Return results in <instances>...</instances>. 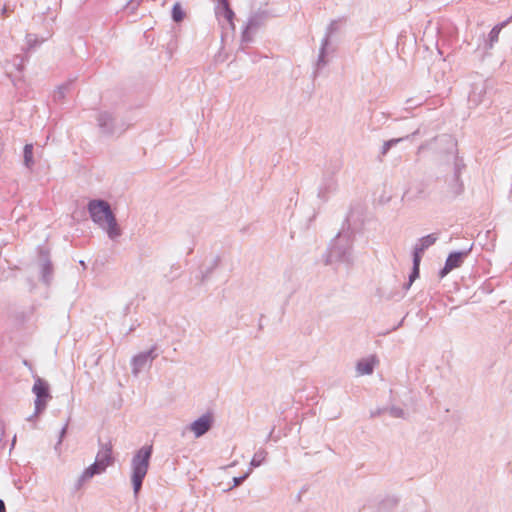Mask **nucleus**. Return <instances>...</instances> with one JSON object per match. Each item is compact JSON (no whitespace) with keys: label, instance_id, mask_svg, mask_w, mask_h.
Here are the masks:
<instances>
[{"label":"nucleus","instance_id":"13","mask_svg":"<svg viewBox=\"0 0 512 512\" xmlns=\"http://www.w3.org/2000/svg\"><path fill=\"white\" fill-rule=\"evenodd\" d=\"M215 15L217 18L223 17L229 25L234 29V11L230 7L229 0H217V5L215 6Z\"/></svg>","mask_w":512,"mask_h":512},{"label":"nucleus","instance_id":"16","mask_svg":"<svg viewBox=\"0 0 512 512\" xmlns=\"http://www.w3.org/2000/svg\"><path fill=\"white\" fill-rule=\"evenodd\" d=\"M329 44L327 43V39H322L320 49H319V55L315 64V69L313 72L314 77H317L320 73V71L327 65L328 61L326 59L327 55V48Z\"/></svg>","mask_w":512,"mask_h":512},{"label":"nucleus","instance_id":"17","mask_svg":"<svg viewBox=\"0 0 512 512\" xmlns=\"http://www.w3.org/2000/svg\"><path fill=\"white\" fill-rule=\"evenodd\" d=\"M421 134V131L420 129L418 128L417 130H415L413 133L409 134V135H406L404 137H400V138H393V139H390L388 141H385L383 143V146H382V149H381V154L382 155H386L388 153V151L396 146L398 143L400 142H403L405 140H410L412 139L413 137H415L416 135H420Z\"/></svg>","mask_w":512,"mask_h":512},{"label":"nucleus","instance_id":"34","mask_svg":"<svg viewBox=\"0 0 512 512\" xmlns=\"http://www.w3.org/2000/svg\"><path fill=\"white\" fill-rule=\"evenodd\" d=\"M252 29H247V26H245L243 32H242V42H250L252 40L251 32Z\"/></svg>","mask_w":512,"mask_h":512},{"label":"nucleus","instance_id":"22","mask_svg":"<svg viewBox=\"0 0 512 512\" xmlns=\"http://www.w3.org/2000/svg\"><path fill=\"white\" fill-rule=\"evenodd\" d=\"M219 263H220V257L216 256L211 260V262L209 263V265L207 267H205L203 270H201V278H200L201 283H204L209 279L210 275L218 267Z\"/></svg>","mask_w":512,"mask_h":512},{"label":"nucleus","instance_id":"36","mask_svg":"<svg viewBox=\"0 0 512 512\" xmlns=\"http://www.w3.org/2000/svg\"><path fill=\"white\" fill-rule=\"evenodd\" d=\"M448 274V258L444 262V266L439 271V277L442 279Z\"/></svg>","mask_w":512,"mask_h":512},{"label":"nucleus","instance_id":"44","mask_svg":"<svg viewBox=\"0 0 512 512\" xmlns=\"http://www.w3.org/2000/svg\"><path fill=\"white\" fill-rule=\"evenodd\" d=\"M403 321H404V319H402V320L398 323V325H397V326L393 327V329H392V330H396V329H398V328L402 325Z\"/></svg>","mask_w":512,"mask_h":512},{"label":"nucleus","instance_id":"5","mask_svg":"<svg viewBox=\"0 0 512 512\" xmlns=\"http://www.w3.org/2000/svg\"><path fill=\"white\" fill-rule=\"evenodd\" d=\"M157 345H153L149 350L140 352L132 357V374L136 377L146 367H150L153 361L159 356Z\"/></svg>","mask_w":512,"mask_h":512},{"label":"nucleus","instance_id":"37","mask_svg":"<svg viewBox=\"0 0 512 512\" xmlns=\"http://www.w3.org/2000/svg\"><path fill=\"white\" fill-rule=\"evenodd\" d=\"M67 428H68V423H66V424L61 428L60 433H59V440H58L57 445H60V444L62 443V440H63L64 436L66 435Z\"/></svg>","mask_w":512,"mask_h":512},{"label":"nucleus","instance_id":"9","mask_svg":"<svg viewBox=\"0 0 512 512\" xmlns=\"http://www.w3.org/2000/svg\"><path fill=\"white\" fill-rule=\"evenodd\" d=\"M440 233L434 232L417 240L412 250V257L422 260L426 250L433 246L439 239Z\"/></svg>","mask_w":512,"mask_h":512},{"label":"nucleus","instance_id":"38","mask_svg":"<svg viewBox=\"0 0 512 512\" xmlns=\"http://www.w3.org/2000/svg\"><path fill=\"white\" fill-rule=\"evenodd\" d=\"M83 472L85 473V476L90 478V479L93 478L95 475H97L96 472L93 471L90 466L85 468Z\"/></svg>","mask_w":512,"mask_h":512},{"label":"nucleus","instance_id":"24","mask_svg":"<svg viewBox=\"0 0 512 512\" xmlns=\"http://www.w3.org/2000/svg\"><path fill=\"white\" fill-rule=\"evenodd\" d=\"M23 159H24V165L26 168L31 169L34 166V159H33V145L32 144H26L23 149Z\"/></svg>","mask_w":512,"mask_h":512},{"label":"nucleus","instance_id":"42","mask_svg":"<svg viewBox=\"0 0 512 512\" xmlns=\"http://www.w3.org/2000/svg\"><path fill=\"white\" fill-rule=\"evenodd\" d=\"M7 13H8V8H7V6H4V7L2 8V10H1V14H2V15H7Z\"/></svg>","mask_w":512,"mask_h":512},{"label":"nucleus","instance_id":"8","mask_svg":"<svg viewBox=\"0 0 512 512\" xmlns=\"http://www.w3.org/2000/svg\"><path fill=\"white\" fill-rule=\"evenodd\" d=\"M340 165L336 164L332 174L325 173L318 190V197L322 200H327L331 193H334L338 188L337 180L334 174L339 170Z\"/></svg>","mask_w":512,"mask_h":512},{"label":"nucleus","instance_id":"7","mask_svg":"<svg viewBox=\"0 0 512 512\" xmlns=\"http://www.w3.org/2000/svg\"><path fill=\"white\" fill-rule=\"evenodd\" d=\"M465 168L463 159L456 155L453 163V179L450 181V196L457 197L463 193L464 184L461 175Z\"/></svg>","mask_w":512,"mask_h":512},{"label":"nucleus","instance_id":"18","mask_svg":"<svg viewBox=\"0 0 512 512\" xmlns=\"http://www.w3.org/2000/svg\"><path fill=\"white\" fill-rule=\"evenodd\" d=\"M424 194V185L422 183H416L410 186L403 194L402 199L406 201H415L421 198Z\"/></svg>","mask_w":512,"mask_h":512},{"label":"nucleus","instance_id":"47","mask_svg":"<svg viewBox=\"0 0 512 512\" xmlns=\"http://www.w3.org/2000/svg\"><path fill=\"white\" fill-rule=\"evenodd\" d=\"M31 37H32V35H31V34H28V42H29V43L31 42V39H30Z\"/></svg>","mask_w":512,"mask_h":512},{"label":"nucleus","instance_id":"31","mask_svg":"<svg viewBox=\"0 0 512 512\" xmlns=\"http://www.w3.org/2000/svg\"><path fill=\"white\" fill-rule=\"evenodd\" d=\"M389 414L394 418H404L405 412L402 408L392 406L388 409Z\"/></svg>","mask_w":512,"mask_h":512},{"label":"nucleus","instance_id":"14","mask_svg":"<svg viewBox=\"0 0 512 512\" xmlns=\"http://www.w3.org/2000/svg\"><path fill=\"white\" fill-rule=\"evenodd\" d=\"M95 461L105 468L113 463L112 444L110 442L105 444L100 443V449L98 450Z\"/></svg>","mask_w":512,"mask_h":512},{"label":"nucleus","instance_id":"41","mask_svg":"<svg viewBox=\"0 0 512 512\" xmlns=\"http://www.w3.org/2000/svg\"><path fill=\"white\" fill-rule=\"evenodd\" d=\"M0 512H6V506L2 499H0Z\"/></svg>","mask_w":512,"mask_h":512},{"label":"nucleus","instance_id":"21","mask_svg":"<svg viewBox=\"0 0 512 512\" xmlns=\"http://www.w3.org/2000/svg\"><path fill=\"white\" fill-rule=\"evenodd\" d=\"M357 372L360 375H370L374 371V361L370 359H364L357 362Z\"/></svg>","mask_w":512,"mask_h":512},{"label":"nucleus","instance_id":"43","mask_svg":"<svg viewBox=\"0 0 512 512\" xmlns=\"http://www.w3.org/2000/svg\"><path fill=\"white\" fill-rule=\"evenodd\" d=\"M142 0H130V3L131 4H135L136 6H138L140 3H141Z\"/></svg>","mask_w":512,"mask_h":512},{"label":"nucleus","instance_id":"6","mask_svg":"<svg viewBox=\"0 0 512 512\" xmlns=\"http://www.w3.org/2000/svg\"><path fill=\"white\" fill-rule=\"evenodd\" d=\"M32 391L36 396L34 402L35 414H38L46 408L47 401L51 398L49 385L45 380L37 378L33 385Z\"/></svg>","mask_w":512,"mask_h":512},{"label":"nucleus","instance_id":"4","mask_svg":"<svg viewBox=\"0 0 512 512\" xmlns=\"http://www.w3.org/2000/svg\"><path fill=\"white\" fill-rule=\"evenodd\" d=\"M98 127L104 135H121L129 127L123 119H118L113 113L102 111L97 116Z\"/></svg>","mask_w":512,"mask_h":512},{"label":"nucleus","instance_id":"15","mask_svg":"<svg viewBox=\"0 0 512 512\" xmlns=\"http://www.w3.org/2000/svg\"><path fill=\"white\" fill-rule=\"evenodd\" d=\"M440 144L441 147L439 150L441 152L447 151V145H448V138L445 134L437 135L436 137L432 138L429 141H426L425 143L421 144L419 146V150L429 149V150H438L437 144Z\"/></svg>","mask_w":512,"mask_h":512},{"label":"nucleus","instance_id":"28","mask_svg":"<svg viewBox=\"0 0 512 512\" xmlns=\"http://www.w3.org/2000/svg\"><path fill=\"white\" fill-rule=\"evenodd\" d=\"M339 21L333 20L327 27L323 39H327V43H330L331 36L338 30Z\"/></svg>","mask_w":512,"mask_h":512},{"label":"nucleus","instance_id":"19","mask_svg":"<svg viewBox=\"0 0 512 512\" xmlns=\"http://www.w3.org/2000/svg\"><path fill=\"white\" fill-rule=\"evenodd\" d=\"M267 17L268 15L265 11H258L252 14L246 23L247 29H252L253 31L256 30L264 24Z\"/></svg>","mask_w":512,"mask_h":512},{"label":"nucleus","instance_id":"2","mask_svg":"<svg viewBox=\"0 0 512 512\" xmlns=\"http://www.w3.org/2000/svg\"><path fill=\"white\" fill-rule=\"evenodd\" d=\"M153 454L152 445H144L138 449L131 459V483L135 498L138 497L147 475Z\"/></svg>","mask_w":512,"mask_h":512},{"label":"nucleus","instance_id":"25","mask_svg":"<svg viewBox=\"0 0 512 512\" xmlns=\"http://www.w3.org/2000/svg\"><path fill=\"white\" fill-rule=\"evenodd\" d=\"M507 22H503L501 24H497L496 26H494L491 31L489 32L488 34V47L489 48H492L493 45L498 42V39H499V34H500V31L501 29L506 25Z\"/></svg>","mask_w":512,"mask_h":512},{"label":"nucleus","instance_id":"40","mask_svg":"<svg viewBox=\"0 0 512 512\" xmlns=\"http://www.w3.org/2000/svg\"><path fill=\"white\" fill-rule=\"evenodd\" d=\"M274 431H275V427H273V428L270 430V432H269V434H268V436H267L266 442H268L269 440L273 439Z\"/></svg>","mask_w":512,"mask_h":512},{"label":"nucleus","instance_id":"11","mask_svg":"<svg viewBox=\"0 0 512 512\" xmlns=\"http://www.w3.org/2000/svg\"><path fill=\"white\" fill-rule=\"evenodd\" d=\"M473 248V243L468 241L467 244L459 249L450 251V270L460 267L464 260L469 256Z\"/></svg>","mask_w":512,"mask_h":512},{"label":"nucleus","instance_id":"1","mask_svg":"<svg viewBox=\"0 0 512 512\" xmlns=\"http://www.w3.org/2000/svg\"><path fill=\"white\" fill-rule=\"evenodd\" d=\"M87 210L91 220L106 231L111 240L121 235L117 219L111 210L110 204L103 199H93L88 202Z\"/></svg>","mask_w":512,"mask_h":512},{"label":"nucleus","instance_id":"20","mask_svg":"<svg viewBox=\"0 0 512 512\" xmlns=\"http://www.w3.org/2000/svg\"><path fill=\"white\" fill-rule=\"evenodd\" d=\"M420 264L421 260L412 257V269L410 271L408 281L404 284L403 288L407 291L410 289L413 282L420 276Z\"/></svg>","mask_w":512,"mask_h":512},{"label":"nucleus","instance_id":"30","mask_svg":"<svg viewBox=\"0 0 512 512\" xmlns=\"http://www.w3.org/2000/svg\"><path fill=\"white\" fill-rule=\"evenodd\" d=\"M477 88L475 87L471 93L469 94V100L475 104H478L481 102L482 94L485 93V89L483 86H481L479 92L476 91Z\"/></svg>","mask_w":512,"mask_h":512},{"label":"nucleus","instance_id":"12","mask_svg":"<svg viewBox=\"0 0 512 512\" xmlns=\"http://www.w3.org/2000/svg\"><path fill=\"white\" fill-rule=\"evenodd\" d=\"M40 259L42 261L41 264V280L46 284L49 285L52 276H53V266L49 258V252L41 249L39 252Z\"/></svg>","mask_w":512,"mask_h":512},{"label":"nucleus","instance_id":"29","mask_svg":"<svg viewBox=\"0 0 512 512\" xmlns=\"http://www.w3.org/2000/svg\"><path fill=\"white\" fill-rule=\"evenodd\" d=\"M250 472H251V469L248 472H246L243 475H241V476L234 477L232 479V485L228 489H226L225 491L227 492V491H230V490L240 486L249 477Z\"/></svg>","mask_w":512,"mask_h":512},{"label":"nucleus","instance_id":"3","mask_svg":"<svg viewBox=\"0 0 512 512\" xmlns=\"http://www.w3.org/2000/svg\"><path fill=\"white\" fill-rule=\"evenodd\" d=\"M351 249V235L348 232H339L327 249L326 264L344 263L351 265L353 262Z\"/></svg>","mask_w":512,"mask_h":512},{"label":"nucleus","instance_id":"46","mask_svg":"<svg viewBox=\"0 0 512 512\" xmlns=\"http://www.w3.org/2000/svg\"><path fill=\"white\" fill-rule=\"evenodd\" d=\"M35 415H36V414L34 413V415H32V416H30V417L28 418V420H34V416H35Z\"/></svg>","mask_w":512,"mask_h":512},{"label":"nucleus","instance_id":"27","mask_svg":"<svg viewBox=\"0 0 512 512\" xmlns=\"http://www.w3.org/2000/svg\"><path fill=\"white\" fill-rule=\"evenodd\" d=\"M71 85V81H68L66 83H63L57 87V90H55L53 98L55 101H61L64 99L66 92L69 90V87Z\"/></svg>","mask_w":512,"mask_h":512},{"label":"nucleus","instance_id":"35","mask_svg":"<svg viewBox=\"0 0 512 512\" xmlns=\"http://www.w3.org/2000/svg\"><path fill=\"white\" fill-rule=\"evenodd\" d=\"M90 467L92 468V470H93V471H95V472H96V474H97V475H99V474L103 473V472L106 470V468H105V467H103L101 464H99V463H98V462H96V461H94V463H92V464L90 465Z\"/></svg>","mask_w":512,"mask_h":512},{"label":"nucleus","instance_id":"23","mask_svg":"<svg viewBox=\"0 0 512 512\" xmlns=\"http://www.w3.org/2000/svg\"><path fill=\"white\" fill-rule=\"evenodd\" d=\"M267 455H268V453L265 449L261 448V449L257 450L254 453V455L250 461L251 468H257V467L261 466L264 463V461L266 460Z\"/></svg>","mask_w":512,"mask_h":512},{"label":"nucleus","instance_id":"39","mask_svg":"<svg viewBox=\"0 0 512 512\" xmlns=\"http://www.w3.org/2000/svg\"><path fill=\"white\" fill-rule=\"evenodd\" d=\"M384 411H386V409H385V408H378V409H376V410H374V411H371L370 416H371V418L378 417V416H380Z\"/></svg>","mask_w":512,"mask_h":512},{"label":"nucleus","instance_id":"10","mask_svg":"<svg viewBox=\"0 0 512 512\" xmlns=\"http://www.w3.org/2000/svg\"><path fill=\"white\" fill-rule=\"evenodd\" d=\"M213 418L209 413L203 414L198 419L194 420L189 428L194 433L196 438L206 434L212 427Z\"/></svg>","mask_w":512,"mask_h":512},{"label":"nucleus","instance_id":"32","mask_svg":"<svg viewBox=\"0 0 512 512\" xmlns=\"http://www.w3.org/2000/svg\"><path fill=\"white\" fill-rule=\"evenodd\" d=\"M179 269H180V266L178 264H173L171 266V268H170L171 276L169 277L167 274L165 275V277L168 279L169 282H171L179 277V275H180V273L178 272Z\"/></svg>","mask_w":512,"mask_h":512},{"label":"nucleus","instance_id":"33","mask_svg":"<svg viewBox=\"0 0 512 512\" xmlns=\"http://www.w3.org/2000/svg\"><path fill=\"white\" fill-rule=\"evenodd\" d=\"M88 480H90V478L86 477L85 473L82 472V474L78 477L77 481L75 482V485H74L75 490L81 489L82 486L84 485V483Z\"/></svg>","mask_w":512,"mask_h":512},{"label":"nucleus","instance_id":"45","mask_svg":"<svg viewBox=\"0 0 512 512\" xmlns=\"http://www.w3.org/2000/svg\"><path fill=\"white\" fill-rule=\"evenodd\" d=\"M80 264H81V266H83L84 268L86 267L85 262H84L83 260H81V261H80Z\"/></svg>","mask_w":512,"mask_h":512},{"label":"nucleus","instance_id":"26","mask_svg":"<svg viewBox=\"0 0 512 512\" xmlns=\"http://www.w3.org/2000/svg\"><path fill=\"white\" fill-rule=\"evenodd\" d=\"M171 17L173 21L176 23L183 21V19L185 18V12L180 2H175L174 5L172 6Z\"/></svg>","mask_w":512,"mask_h":512}]
</instances>
